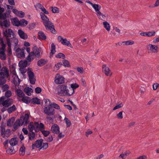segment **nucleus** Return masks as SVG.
Returning <instances> with one entry per match:
<instances>
[{"mask_svg": "<svg viewBox=\"0 0 159 159\" xmlns=\"http://www.w3.org/2000/svg\"><path fill=\"white\" fill-rule=\"evenodd\" d=\"M44 112L48 116H52L55 114V110L52 107H47L44 108Z\"/></svg>", "mask_w": 159, "mask_h": 159, "instance_id": "nucleus-10", "label": "nucleus"}, {"mask_svg": "<svg viewBox=\"0 0 159 159\" xmlns=\"http://www.w3.org/2000/svg\"><path fill=\"white\" fill-rule=\"evenodd\" d=\"M35 58V54L34 52H31L30 53L26 58V60L29 62H30L33 61Z\"/></svg>", "mask_w": 159, "mask_h": 159, "instance_id": "nucleus-20", "label": "nucleus"}, {"mask_svg": "<svg viewBox=\"0 0 159 159\" xmlns=\"http://www.w3.org/2000/svg\"><path fill=\"white\" fill-rule=\"evenodd\" d=\"M13 74L14 76V77L13 83L15 86H18L19 85L20 82V79L17 75L15 71H13Z\"/></svg>", "mask_w": 159, "mask_h": 159, "instance_id": "nucleus-15", "label": "nucleus"}, {"mask_svg": "<svg viewBox=\"0 0 159 159\" xmlns=\"http://www.w3.org/2000/svg\"><path fill=\"white\" fill-rule=\"evenodd\" d=\"M62 64L61 62H59L57 64H56L54 67V69L56 70H58L59 69L60 67L61 66Z\"/></svg>", "mask_w": 159, "mask_h": 159, "instance_id": "nucleus-60", "label": "nucleus"}, {"mask_svg": "<svg viewBox=\"0 0 159 159\" xmlns=\"http://www.w3.org/2000/svg\"><path fill=\"white\" fill-rule=\"evenodd\" d=\"M17 95L20 98H22L25 96V94L20 89H17L15 91Z\"/></svg>", "mask_w": 159, "mask_h": 159, "instance_id": "nucleus-29", "label": "nucleus"}, {"mask_svg": "<svg viewBox=\"0 0 159 159\" xmlns=\"http://www.w3.org/2000/svg\"><path fill=\"white\" fill-rule=\"evenodd\" d=\"M20 72L23 75L24 73L26 72V69L25 68V67H20L19 69Z\"/></svg>", "mask_w": 159, "mask_h": 159, "instance_id": "nucleus-61", "label": "nucleus"}, {"mask_svg": "<svg viewBox=\"0 0 159 159\" xmlns=\"http://www.w3.org/2000/svg\"><path fill=\"white\" fill-rule=\"evenodd\" d=\"M55 57L57 58H61L63 59H64L66 57L65 55L62 53H58Z\"/></svg>", "mask_w": 159, "mask_h": 159, "instance_id": "nucleus-52", "label": "nucleus"}, {"mask_svg": "<svg viewBox=\"0 0 159 159\" xmlns=\"http://www.w3.org/2000/svg\"><path fill=\"white\" fill-rule=\"evenodd\" d=\"M9 89V86L7 84H5L2 86V89L3 92L8 90Z\"/></svg>", "mask_w": 159, "mask_h": 159, "instance_id": "nucleus-47", "label": "nucleus"}, {"mask_svg": "<svg viewBox=\"0 0 159 159\" xmlns=\"http://www.w3.org/2000/svg\"><path fill=\"white\" fill-rule=\"evenodd\" d=\"M63 65L65 67H68L69 66V61L66 60H64L63 62Z\"/></svg>", "mask_w": 159, "mask_h": 159, "instance_id": "nucleus-63", "label": "nucleus"}, {"mask_svg": "<svg viewBox=\"0 0 159 159\" xmlns=\"http://www.w3.org/2000/svg\"><path fill=\"white\" fill-rule=\"evenodd\" d=\"M6 40L7 42V44L8 47H10L11 45L16 46L18 43V40L17 38L13 37L11 38H6Z\"/></svg>", "mask_w": 159, "mask_h": 159, "instance_id": "nucleus-5", "label": "nucleus"}, {"mask_svg": "<svg viewBox=\"0 0 159 159\" xmlns=\"http://www.w3.org/2000/svg\"><path fill=\"white\" fill-rule=\"evenodd\" d=\"M48 146V144L47 143H43V140L40 139L37 140L34 144L32 145V148L33 149H35V148H39V150L41 149H45L47 148Z\"/></svg>", "mask_w": 159, "mask_h": 159, "instance_id": "nucleus-2", "label": "nucleus"}, {"mask_svg": "<svg viewBox=\"0 0 159 159\" xmlns=\"http://www.w3.org/2000/svg\"><path fill=\"white\" fill-rule=\"evenodd\" d=\"M130 153V152L129 151H128L124 152L121 154L119 157H120L122 159L125 158L127 156H128Z\"/></svg>", "mask_w": 159, "mask_h": 159, "instance_id": "nucleus-37", "label": "nucleus"}, {"mask_svg": "<svg viewBox=\"0 0 159 159\" xmlns=\"http://www.w3.org/2000/svg\"><path fill=\"white\" fill-rule=\"evenodd\" d=\"M123 112L122 111H120L117 115V117L118 119H122L123 118Z\"/></svg>", "mask_w": 159, "mask_h": 159, "instance_id": "nucleus-64", "label": "nucleus"}, {"mask_svg": "<svg viewBox=\"0 0 159 159\" xmlns=\"http://www.w3.org/2000/svg\"><path fill=\"white\" fill-rule=\"evenodd\" d=\"M16 52L18 57L21 58L25 57L24 50L18 48L16 50Z\"/></svg>", "mask_w": 159, "mask_h": 159, "instance_id": "nucleus-14", "label": "nucleus"}, {"mask_svg": "<svg viewBox=\"0 0 159 159\" xmlns=\"http://www.w3.org/2000/svg\"><path fill=\"white\" fill-rule=\"evenodd\" d=\"M38 38L40 40H44L46 39L47 37L42 31H39L38 33Z\"/></svg>", "mask_w": 159, "mask_h": 159, "instance_id": "nucleus-22", "label": "nucleus"}, {"mask_svg": "<svg viewBox=\"0 0 159 159\" xmlns=\"http://www.w3.org/2000/svg\"><path fill=\"white\" fill-rule=\"evenodd\" d=\"M52 11L53 13H58L59 12V10L58 8L57 7H52Z\"/></svg>", "mask_w": 159, "mask_h": 159, "instance_id": "nucleus-57", "label": "nucleus"}, {"mask_svg": "<svg viewBox=\"0 0 159 159\" xmlns=\"http://www.w3.org/2000/svg\"><path fill=\"white\" fill-rule=\"evenodd\" d=\"M0 25L2 27H9L10 25V22L9 20H5L0 23Z\"/></svg>", "mask_w": 159, "mask_h": 159, "instance_id": "nucleus-21", "label": "nucleus"}, {"mask_svg": "<svg viewBox=\"0 0 159 159\" xmlns=\"http://www.w3.org/2000/svg\"><path fill=\"white\" fill-rule=\"evenodd\" d=\"M48 61L47 59H41L37 62V65L39 66H42L45 64Z\"/></svg>", "mask_w": 159, "mask_h": 159, "instance_id": "nucleus-26", "label": "nucleus"}, {"mask_svg": "<svg viewBox=\"0 0 159 159\" xmlns=\"http://www.w3.org/2000/svg\"><path fill=\"white\" fill-rule=\"evenodd\" d=\"M17 33L20 38L23 39H28L27 34L21 29H19L17 31Z\"/></svg>", "mask_w": 159, "mask_h": 159, "instance_id": "nucleus-16", "label": "nucleus"}, {"mask_svg": "<svg viewBox=\"0 0 159 159\" xmlns=\"http://www.w3.org/2000/svg\"><path fill=\"white\" fill-rule=\"evenodd\" d=\"M92 7L97 12V13H98L100 11V10L101 8L100 5L97 4H93Z\"/></svg>", "mask_w": 159, "mask_h": 159, "instance_id": "nucleus-32", "label": "nucleus"}, {"mask_svg": "<svg viewBox=\"0 0 159 159\" xmlns=\"http://www.w3.org/2000/svg\"><path fill=\"white\" fill-rule=\"evenodd\" d=\"M5 97L2 96L0 98V105L5 107H7L13 103V100L11 98H7L5 100Z\"/></svg>", "mask_w": 159, "mask_h": 159, "instance_id": "nucleus-3", "label": "nucleus"}, {"mask_svg": "<svg viewBox=\"0 0 159 159\" xmlns=\"http://www.w3.org/2000/svg\"><path fill=\"white\" fill-rule=\"evenodd\" d=\"M50 106H52L53 108L57 109H60V106L54 102L51 103V104L50 105Z\"/></svg>", "mask_w": 159, "mask_h": 159, "instance_id": "nucleus-50", "label": "nucleus"}, {"mask_svg": "<svg viewBox=\"0 0 159 159\" xmlns=\"http://www.w3.org/2000/svg\"><path fill=\"white\" fill-rule=\"evenodd\" d=\"M30 101L33 104H40V102L39 99L37 98H34L31 100L30 99Z\"/></svg>", "mask_w": 159, "mask_h": 159, "instance_id": "nucleus-44", "label": "nucleus"}, {"mask_svg": "<svg viewBox=\"0 0 159 159\" xmlns=\"http://www.w3.org/2000/svg\"><path fill=\"white\" fill-rule=\"evenodd\" d=\"M6 152L9 154L11 155L15 153L16 152V151L14 149V148L13 147L11 146L7 149Z\"/></svg>", "mask_w": 159, "mask_h": 159, "instance_id": "nucleus-35", "label": "nucleus"}, {"mask_svg": "<svg viewBox=\"0 0 159 159\" xmlns=\"http://www.w3.org/2000/svg\"><path fill=\"white\" fill-rule=\"evenodd\" d=\"M45 141L48 142H50L53 140V137L52 136H49L48 137L45 139Z\"/></svg>", "mask_w": 159, "mask_h": 159, "instance_id": "nucleus-62", "label": "nucleus"}, {"mask_svg": "<svg viewBox=\"0 0 159 159\" xmlns=\"http://www.w3.org/2000/svg\"><path fill=\"white\" fill-rule=\"evenodd\" d=\"M3 35L6 38H9L14 36V34L13 30L10 29H6L3 31Z\"/></svg>", "mask_w": 159, "mask_h": 159, "instance_id": "nucleus-9", "label": "nucleus"}, {"mask_svg": "<svg viewBox=\"0 0 159 159\" xmlns=\"http://www.w3.org/2000/svg\"><path fill=\"white\" fill-rule=\"evenodd\" d=\"M35 122L33 123V122H31L28 125V128L29 130V132L33 131L34 130L35 131L36 127L35 125Z\"/></svg>", "mask_w": 159, "mask_h": 159, "instance_id": "nucleus-23", "label": "nucleus"}, {"mask_svg": "<svg viewBox=\"0 0 159 159\" xmlns=\"http://www.w3.org/2000/svg\"><path fill=\"white\" fill-rule=\"evenodd\" d=\"M35 136V134L33 131L30 132L29 134V139L30 140L33 139Z\"/></svg>", "mask_w": 159, "mask_h": 159, "instance_id": "nucleus-49", "label": "nucleus"}, {"mask_svg": "<svg viewBox=\"0 0 159 159\" xmlns=\"http://www.w3.org/2000/svg\"><path fill=\"white\" fill-rule=\"evenodd\" d=\"M97 15L98 18L100 20H103L106 18L107 16V15L106 14H103L100 11L98 13H97Z\"/></svg>", "mask_w": 159, "mask_h": 159, "instance_id": "nucleus-30", "label": "nucleus"}, {"mask_svg": "<svg viewBox=\"0 0 159 159\" xmlns=\"http://www.w3.org/2000/svg\"><path fill=\"white\" fill-rule=\"evenodd\" d=\"M67 86L65 84L59 85L57 87L58 94L60 96H64Z\"/></svg>", "mask_w": 159, "mask_h": 159, "instance_id": "nucleus-6", "label": "nucleus"}, {"mask_svg": "<svg viewBox=\"0 0 159 159\" xmlns=\"http://www.w3.org/2000/svg\"><path fill=\"white\" fill-rule=\"evenodd\" d=\"M34 51L35 55L36 57H40V52L41 51V49L38 48L37 47H34Z\"/></svg>", "mask_w": 159, "mask_h": 159, "instance_id": "nucleus-24", "label": "nucleus"}, {"mask_svg": "<svg viewBox=\"0 0 159 159\" xmlns=\"http://www.w3.org/2000/svg\"><path fill=\"white\" fill-rule=\"evenodd\" d=\"M25 148L23 146L20 148L19 150V154L20 156H23L24 155L25 153Z\"/></svg>", "mask_w": 159, "mask_h": 159, "instance_id": "nucleus-43", "label": "nucleus"}, {"mask_svg": "<svg viewBox=\"0 0 159 159\" xmlns=\"http://www.w3.org/2000/svg\"><path fill=\"white\" fill-rule=\"evenodd\" d=\"M12 95V93L11 91L8 90L6 91L5 94V98H8Z\"/></svg>", "mask_w": 159, "mask_h": 159, "instance_id": "nucleus-46", "label": "nucleus"}, {"mask_svg": "<svg viewBox=\"0 0 159 159\" xmlns=\"http://www.w3.org/2000/svg\"><path fill=\"white\" fill-rule=\"evenodd\" d=\"M74 92V90L70 88H69V89L67 88L66 89L64 96H70L72 95Z\"/></svg>", "mask_w": 159, "mask_h": 159, "instance_id": "nucleus-25", "label": "nucleus"}, {"mask_svg": "<svg viewBox=\"0 0 159 159\" xmlns=\"http://www.w3.org/2000/svg\"><path fill=\"white\" fill-rule=\"evenodd\" d=\"M123 106V104L122 103H121L120 104L116 105L115 107H114L113 110L114 111L116 109H118L122 107Z\"/></svg>", "mask_w": 159, "mask_h": 159, "instance_id": "nucleus-58", "label": "nucleus"}, {"mask_svg": "<svg viewBox=\"0 0 159 159\" xmlns=\"http://www.w3.org/2000/svg\"><path fill=\"white\" fill-rule=\"evenodd\" d=\"M103 25L104 28L107 31H109L110 30L111 26L106 21L103 22Z\"/></svg>", "mask_w": 159, "mask_h": 159, "instance_id": "nucleus-38", "label": "nucleus"}, {"mask_svg": "<svg viewBox=\"0 0 159 159\" xmlns=\"http://www.w3.org/2000/svg\"><path fill=\"white\" fill-rule=\"evenodd\" d=\"M64 120L65 121L67 127H70L71 124L70 120L68 118L66 117L65 118Z\"/></svg>", "mask_w": 159, "mask_h": 159, "instance_id": "nucleus-53", "label": "nucleus"}, {"mask_svg": "<svg viewBox=\"0 0 159 159\" xmlns=\"http://www.w3.org/2000/svg\"><path fill=\"white\" fill-rule=\"evenodd\" d=\"M20 26H25L28 24L27 21L24 19H22L20 21Z\"/></svg>", "mask_w": 159, "mask_h": 159, "instance_id": "nucleus-42", "label": "nucleus"}, {"mask_svg": "<svg viewBox=\"0 0 159 159\" xmlns=\"http://www.w3.org/2000/svg\"><path fill=\"white\" fill-rule=\"evenodd\" d=\"M122 43H125V45H131L134 43V41H133L128 40L126 41L122 42Z\"/></svg>", "mask_w": 159, "mask_h": 159, "instance_id": "nucleus-54", "label": "nucleus"}, {"mask_svg": "<svg viewBox=\"0 0 159 159\" xmlns=\"http://www.w3.org/2000/svg\"><path fill=\"white\" fill-rule=\"evenodd\" d=\"M15 122L17 124L20 126L22 125L23 124L24 125V123L22 119L17 120Z\"/></svg>", "mask_w": 159, "mask_h": 159, "instance_id": "nucleus-51", "label": "nucleus"}, {"mask_svg": "<svg viewBox=\"0 0 159 159\" xmlns=\"http://www.w3.org/2000/svg\"><path fill=\"white\" fill-rule=\"evenodd\" d=\"M42 134L45 137L48 136L50 134V132L48 130H43L41 131Z\"/></svg>", "mask_w": 159, "mask_h": 159, "instance_id": "nucleus-59", "label": "nucleus"}, {"mask_svg": "<svg viewBox=\"0 0 159 159\" xmlns=\"http://www.w3.org/2000/svg\"><path fill=\"white\" fill-rule=\"evenodd\" d=\"M15 120L14 117H11L7 121V125L8 127H11Z\"/></svg>", "mask_w": 159, "mask_h": 159, "instance_id": "nucleus-31", "label": "nucleus"}, {"mask_svg": "<svg viewBox=\"0 0 159 159\" xmlns=\"http://www.w3.org/2000/svg\"><path fill=\"white\" fill-rule=\"evenodd\" d=\"M1 135L2 137L7 139L8 138L11 134V131L9 129L6 130L3 126H1L0 130Z\"/></svg>", "mask_w": 159, "mask_h": 159, "instance_id": "nucleus-4", "label": "nucleus"}, {"mask_svg": "<svg viewBox=\"0 0 159 159\" xmlns=\"http://www.w3.org/2000/svg\"><path fill=\"white\" fill-rule=\"evenodd\" d=\"M19 101H20V100H19ZM21 101L26 104H28L30 102V99L29 97L23 96L22 98Z\"/></svg>", "mask_w": 159, "mask_h": 159, "instance_id": "nucleus-36", "label": "nucleus"}, {"mask_svg": "<svg viewBox=\"0 0 159 159\" xmlns=\"http://www.w3.org/2000/svg\"><path fill=\"white\" fill-rule=\"evenodd\" d=\"M55 82L57 84H61L64 82V78L59 74H57L55 77Z\"/></svg>", "mask_w": 159, "mask_h": 159, "instance_id": "nucleus-11", "label": "nucleus"}, {"mask_svg": "<svg viewBox=\"0 0 159 159\" xmlns=\"http://www.w3.org/2000/svg\"><path fill=\"white\" fill-rule=\"evenodd\" d=\"M16 108L15 105H13L11 107H9L7 109L8 113L10 114L16 110Z\"/></svg>", "mask_w": 159, "mask_h": 159, "instance_id": "nucleus-39", "label": "nucleus"}, {"mask_svg": "<svg viewBox=\"0 0 159 159\" xmlns=\"http://www.w3.org/2000/svg\"><path fill=\"white\" fill-rule=\"evenodd\" d=\"M12 12L17 16L21 17H23L25 16V13L22 11H19L17 10L13 9L12 10Z\"/></svg>", "mask_w": 159, "mask_h": 159, "instance_id": "nucleus-19", "label": "nucleus"}, {"mask_svg": "<svg viewBox=\"0 0 159 159\" xmlns=\"http://www.w3.org/2000/svg\"><path fill=\"white\" fill-rule=\"evenodd\" d=\"M27 61L26 60L24 61H20L19 63V67H25L27 65Z\"/></svg>", "mask_w": 159, "mask_h": 159, "instance_id": "nucleus-33", "label": "nucleus"}, {"mask_svg": "<svg viewBox=\"0 0 159 159\" xmlns=\"http://www.w3.org/2000/svg\"><path fill=\"white\" fill-rule=\"evenodd\" d=\"M40 14L42 22L46 29L47 30H50L51 32L53 34H55L56 30L54 28L53 24L49 20V18L45 14H44L42 12H41Z\"/></svg>", "mask_w": 159, "mask_h": 159, "instance_id": "nucleus-1", "label": "nucleus"}, {"mask_svg": "<svg viewBox=\"0 0 159 159\" xmlns=\"http://www.w3.org/2000/svg\"><path fill=\"white\" fill-rule=\"evenodd\" d=\"M102 67L103 71L106 76H111V75L112 72L106 64H103Z\"/></svg>", "mask_w": 159, "mask_h": 159, "instance_id": "nucleus-12", "label": "nucleus"}, {"mask_svg": "<svg viewBox=\"0 0 159 159\" xmlns=\"http://www.w3.org/2000/svg\"><path fill=\"white\" fill-rule=\"evenodd\" d=\"M57 40L62 44L66 45L71 48H72L70 42L66 38H64L62 36H59L57 38Z\"/></svg>", "mask_w": 159, "mask_h": 159, "instance_id": "nucleus-7", "label": "nucleus"}, {"mask_svg": "<svg viewBox=\"0 0 159 159\" xmlns=\"http://www.w3.org/2000/svg\"><path fill=\"white\" fill-rule=\"evenodd\" d=\"M147 47L152 52L157 53L158 52V47L156 45L149 44L147 46Z\"/></svg>", "mask_w": 159, "mask_h": 159, "instance_id": "nucleus-13", "label": "nucleus"}, {"mask_svg": "<svg viewBox=\"0 0 159 159\" xmlns=\"http://www.w3.org/2000/svg\"><path fill=\"white\" fill-rule=\"evenodd\" d=\"M24 92L27 95L30 96L31 95V93L33 92V90L31 88L27 87L25 88Z\"/></svg>", "mask_w": 159, "mask_h": 159, "instance_id": "nucleus-40", "label": "nucleus"}, {"mask_svg": "<svg viewBox=\"0 0 159 159\" xmlns=\"http://www.w3.org/2000/svg\"><path fill=\"white\" fill-rule=\"evenodd\" d=\"M35 125L36 127L35 129V132H38L39 130L41 131L44 130L45 128L44 125L42 123H40L39 124L37 122H35Z\"/></svg>", "mask_w": 159, "mask_h": 159, "instance_id": "nucleus-17", "label": "nucleus"}, {"mask_svg": "<svg viewBox=\"0 0 159 159\" xmlns=\"http://www.w3.org/2000/svg\"><path fill=\"white\" fill-rule=\"evenodd\" d=\"M29 117V115L28 114H25L24 116L20 117L24 123V125H26L28 121V119Z\"/></svg>", "mask_w": 159, "mask_h": 159, "instance_id": "nucleus-27", "label": "nucleus"}, {"mask_svg": "<svg viewBox=\"0 0 159 159\" xmlns=\"http://www.w3.org/2000/svg\"><path fill=\"white\" fill-rule=\"evenodd\" d=\"M12 24L15 26H20V21L17 18H15L11 20Z\"/></svg>", "mask_w": 159, "mask_h": 159, "instance_id": "nucleus-34", "label": "nucleus"}, {"mask_svg": "<svg viewBox=\"0 0 159 159\" xmlns=\"http://www.w3.org/2000/svg\"><path fill=\"white\" fill-rule=\"evenodd\" d=\"M79 85L76 83H73L71 84V88L73 89L74 90L79 87Z\"/></svg>", "mask_w": 159, "mask_h": 159, "instance_id": "nucleus-55", "label": "nucleus"}, {"mask_svg": "<svg viewBox=\"0 0 159 159\" xmlns=\"http://www.w3.org/2000/svg\"><path fill=\"white\" fill-rule=\"evenodd\" d=\"M27 74L30 83L32 84H34L36 81V78L34 73L30 70H28L27 71Z\"/></svg>", "mask_w": 159, "mask_h": 159, "instance_id": "nucleus-8", "label": "nucleus"}, {"mask_svg": "<svg viewBox=\"0 0 159 159\" xmlns=\"http://www.w3.org/2000/svg\"><path fill=\"white\" fill-rule=\"evenodd\" d=\"M155 34V32L154 31H149L147 32V36L152 37L154 36Z\"/></svg>", "mask_w": 159, "mask_h": 159, "instance_id": "nucleus-56", "label": "nucleus"}, {"mask_svg": "<svg viewBox=\"0 0 159 159\" xmlns=\"http://www.w3.org/2000/svg\"><path fill=\"white\" fill-rule=\"evenodd\" d=\"M55 45L54 43H52L51 44V50L50 52V57H52L53 55L55 54L56 51L55 50Z\"/></svg>", "mask_w": 159, "mask_h": 159, "instance_id": "nucleus-41", "label": "nucleus"}, {"mask_svg": "<svg viewBox=\"0 0 159 159\" xmlns=\"http://www.w3.org/2000/svg\"><path fill=\"white\" fill-rule=\"evenodd\" d=\"M0 58L3 60L6 59V57L4 51H0Z\"/></svg>", "mask_w": 159, "mask_h": 159, "instance_id": "nucleus-45", "label": "nucleus"}, {"mask_svg": "<svg viewBox=\"0 0 159 159\" xmlns=\"http://www.w3.org/2000/svg\"><path fill=\"white\" fill-rule=\"evenodd\" d=\"M6 82V80L3 76L0 77V86L4 85Z\"/></svg>", "mask_w": 159, "mask_h": 159, "instance_id": "nucleus-48", "label": "nucleus"}, {"mask_svg": "<svg viewBox=\"0 0 159 159\" xmlns=\"http://www.w3.org/2000/svg\"><path fill=\"white\" fill-rule=\"evenodd\" d=\"M18 140L16 138H14L11 139L9 141L10 145L13 147L17 145L18 143Z\"/></svg>", "mask_w": 159, "mask_h": 159, "instance_id": "nucleus-28", "label": "nucleus"}, {"mask_svg": "<svg viewBox=\"0 0 159 159\" xmlns=\"http://www.w3.org/2000/svg\"><path fill=\"white\" fill-rule=\"evenodd\" d=\"M51 131L55 134H57L60 132V128L59 126L57 124H54L51 127Z\"/></svg>", "mask_w": 159, "mask_h": 159, "instance_id": "nucleus-18", "label": "nucleus"}]
</instances>
